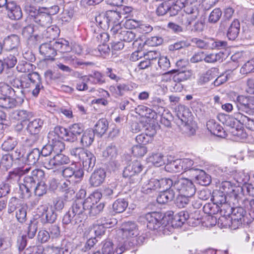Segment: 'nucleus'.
Instances as JSON below:
<instances>
[{"instance_id":"6e6d98bb","label":"nucleus","mask_w":254,"mask_h":254,"mask_svg":"<svg viewBox=\"0 0 254 254\" xmlns=\"http://www.w3.org/2000/svg\"><path fill=\"white\" fill-rule=\"evenodd\" d=\"M103 156L108 160H112L116 158L118 151L115 145L111 144L108 146L103 152Z\"/></svg>"},{"instance_id":"a211bd4d","label":"nucleus","mask_w":254,"mask_h":254,"mask_svg":"<svg viewBox=\"0 0 254 254\" xmlns=\"http://www.w3.org/2000/svg\"><path fill=\"white\" fill-rule=\"evenodd\" d=\"M52 43L51 41H50L49 42L42 43L39 47L40 54L47 59L53 60L56 56V52Z\"/></svg>"},{"instance_id":"e2e57ef3","label":"nucleus","mask_w":254,"mask_h":254,"mask_svg":"<svg viewBox=\"0 0 254 254\" xmlns=\"http://www.w3.org/2000/svg\"><path fill=\"white\" fill-rule=\"evenodd\" d=\"M26 207L25 205L22 204L18 207V209L15 212L16 218L19 222L23 223L26 220Z\"/></svg>"},{"instance_id":"37998d69","label":"nucleus","mask_w":254,"mask_h":254,"mask_svg":"<svg viewBox=\"0 0 254 254\" xmlns=\"http://www.w3.org/2000/svg\"><path fill=\"white\" fill-rule=\"evenodd\" d=\"M184 10L186 13L190 15V17L188 18L190 19L188 22V25H190L191 21L196 19L199 14L198 8L196 6L189 5L185 6Z\"/></svg>"},{"instance_id":"1a4fd4ad","label":"nucleus","mask_w":254,"mask_h":254,"mask_svg":"<svg viewBox=\"0 0 254 254\" xmlns=\"http://www.w3.org/2000/svg\"><path fill=\"white\" fill-rule=\"evenodd\" d=\"M106 16L109 24V27L112 26L111 32L112 35L116 36L117 33L120 30L121 27L120 13L116 11L109 10L106 12Z\"/></svg>"},{"instance_id":"393cba45","label":"nucleus","mask_w":254,"mask_h":254,"mask_svg":"<svg viewBox=\"0 0 254 254\" xmlns=\"http://www.w3.org/2000/svg\"><path fill=\"white\" fill-rule=\"evenodd\" d=\"M88 197H90L91 204L89 206V207H87L85 214L88 215L90 216H95L99 214L103 210L104 207V204L102 203H100L98 204L93 203V199L95 197L92 194H91Z\"/></svg>"},{"instance_id":"6e6552de","label":"nucleus","mask_w":254,"mask_h":254,"mask_svg":"<svg viewBox=\"0 0 254 254\" xmlns=\"http://www.w3.org/2000/svg\"><path fill=\"white\" fill-rule=\"evenodd\" d=\"M226 206L228 214H230L232 221V229H236L241 226L244 221L246 212L241 207H231L230 206Z\"/></svg>"},{"instance_id":"4be33fe9","label":"nucleus","mask_w":254,"mask_h":254,"mask_svg":"<svg viewBox=\"0 0 254 254\" xmlns=\"http://www.w3.org/2000/svg\"><path fill=\"white\" fill-rule=\"evenodd\" d=\"M106 177L104 170L100 169L93 173L90 178V184L92 186L98 187L101 185Z\"/></svg>"},{"instance_id":"bf43d9fd","label":"nucleus","mask_w":254,"mask_h":254,"mask_svg":"<svg viewBox=\"0 0 254 254\" xmlns=\"http://www.w3.org/2000/svg\"><path fill=\"white\" fill-rule=\"evenodd\" d=\"M223 58V53L221 52L212 53L206 55H204V60L206 63H213L222 61Z\"/></svg>"},{"instance_id":"cd10ccee","label":"nucleus","mask_w":254,"mask_h":254,"mask_svg":"<svg viewBox=\"0 0 254 254\" xmlns=\"http://www.w3.org/2000/svg\"><path fill=\"white\" fill-rule=\"evenodd\" d=\"M173 73H175L173 76V80L175 82H181L190 78L192 75L191 70H180L179 69L172 70Z\"/></svg>"},{"instance_id":"5fc2aeb1","label":"nucleus","mask_w":254,"mask_h":254,"mask_svg":"<svg viewBox=\"0 0 254 254\" xmlns=\"http://www.w3.org/2000/svg\"><path fill=\"white\" fill-rule=\"evenodd\" d=\"M72 52L77 54H80L82 52V49L78 44L71 43L69 44L68 41L64 40V53Z\"/></svg>"},{"instance_id":"0eeeda50","label":"nucleus","mask_w":254,"mask_h":254,"mask_svg":"<svg viewBox=\"0 0 254 254\" xmlns=\"http://www.w3.org/2000/svg\"><path fill=\"white\" fill-rule=\"evenodd\" d=\"M142 169V166L140 162L134 161L125 169L123 175L124 177L128 178L130 183L135 184L139 181V178L137 174Z\"/></svg>"},{"instance_id":"c756f323","label":"nucleus","mask_w":254,"mask_h":254,"mask_svg":"<svg viewBox=\"0 0 254 254\" xmlns=\"http://www.w3.org/2000/svg\"><path fill=\"white\" fill-rule=\"evenodd\" d=\"M175 192L173 190H165L161 191L157 197V201L159 204H166L173 200Z\"/></svg>"},{"instance_id":"72a5a7b5","label":"nucleus","mask_w":254,"mask_h":254,"mask_svg":"<svg viewBox=\"0 0 254 254\" xmlns=\"http://www.w3.org/2000/svg\"><path fill=\"white\" fill-rule=\"evenodd\" d=\"M11 96L0 97V107L4 109L14 108L16 105L17 98H12Z\"/></svg>"},{"instance_id":"58836bf2","label":"nucleus","mask_w":254,"mask_h":254,"mask_svg":"<svg viewBox=\"0 0 254 254\" xmlns=\"http://www.w3.org/2000/svg\"><path fill=\"white\" fill-rule=\"evenodd\" d=\"M212 199L217 205L220 206V207H222V205L230 206L226 201V194L223 191L213 192ZM225 207H227V206H225Z\"/></svg>"},{"instance_id":"bb28decb","label":"nucleus","mask_w":254,"mask_h":254,"mask_svg":"<svg viewBox=\"0 0 254 254\" xmlns=\"http://www.w3.org/2000/svg\"><path fill=\"white\" fill-rule=\"evenodd\" d=\"M191 114L189 109L187 107L183 105L178 106L177 111V116L182 122V124L189 122Z\"/></svg>"},{"instance_id":"f257e3e1","label":"nucleus","mask_w":254,"mask_h":254,"mask_svg":"<svg viewBox=\"0 0 254 254\" xmlns=\"http://www.w3.org/2000/svg\"><path fill=\"white\" fill-rule=\"evenodd\" d=\"M63 127L57 126L55 127L54 131L48 134L49 140L54 141V147L56 155L48 162H45L44 167L48 169H55V176L61 175L64 177V154L62 151L64 149V133Z\"/></svg>"},{"instance_id":"dca6fc26","label":"nucleus","mask_w":254,"mask_h":254,"mask_svg":"<svg viewBox=\"0 0 254 254\" xmlns=\"http://www.w3.org/2000/svg\"><path fill=\"white\" fill-rule=\"evenodd\" d=\"M126 242H124L125 243ZM113 243L110 241H106L104 242L102 247V254H122L125 250V244L117 247V249L113 251ZM95 254H101L100 252H97Z\"/></svg>"},{"instance_id":"ddd939ff","label":"nucleus","mask_w":254,"mask_h":254,"mask_svg":"<svg viewBox=\"0 0 254 254\" xmlns=\"http://www.w3.org/2000/svg\"><path fill=\"white\" fill-rule=\"evenodd\" d=\"M0 93L1 94V96H13L19 100V102L23 101L24 96L20 90H16L4 82L0 83Z\"/></svg>"},{"instance_id":"c03bdc74","label":"nucleus","mask_w":254,"mask_h":254,"mask_svg":"<svg viewBox=\"0 0 254 254\" xmlns=\"http://www.w3.org/2000/svg\"><path fill=\"white\" fill-rule=\"evenodd\" d=\"M14 118L21 122L29 121L33 117L32 112L26 110H17L14 113Z\"/></svg>"},{"instance_id":"b1692460","label":"nucleus","mask_w":254,"mask_h":254,"mask_svg":"<svg viewBox=\"0 0 254 254\" xmlns=\"http://www.w3.org/2000/svg\"><path fill=\"white\" fill-rule=\"evenodd\" d=\"M206 127L212 134L219 137H225V131L223 127L214 120H210L208 121L206 124Z\"/></svg>"},{"instance_id":"f704fd0d","label":"nucleus","mask_w":254,"mask_h":254,"mask_svg":"<svg viewBox=\"0 0 254 254\" xmlns=\"http://www.w3.org/2000/svg\"><path fill=\"white\" fill-rule=\"evenodd\" d=\"M43 124V121L40 119H36L30 122L27 125V130L31 134H38Z\"/></svg>"},{"instance_id":"4d7b16f0","label":"nucleus","mask_w":254,"mask_h":254,"mask_svg":"<svg viewBox=\"0 0 254 254\" xmlns=\"http://www.w3.org/2000/svg\"><path fill=\"white\" fill-rule=\"evenodd\" d=\"M157 182L159 190L160 189L170 190L171 187L174 188L175 180L173 181L171 179L165 178L160 180L157 179Z\"/></svg>"},{"instance_id":"4468645a","label":"nucleus","mask_w":254,"mask_h":254,"mask_svg":"<svg viewBox=\"0 0 254 254\" xmlns=\"http://www.w3.org/2000/svg\"><path fill=\"white\" fill-rule=\"evenodd\" d=\"M90 203V197H87L84 201L81 199H76L70 209L72 215H78L82 214L83 212L85 214L87 207H89V206L91 204Z\"/></svg>"},{"instance_id":"2f4dec72","label":"nucleus","mask_w":254,"mask_h":254,"mask_svg":"<svg viewBox=\"0 0 254 254\" xmlns=\"http://www.w3.org/2000/svg\"><path fill=\"white\" fill-rule=\"evenodd\" d=\"M19 44V38L16 35H11L4 40V46L8 51L17 48Z\"/></svg>"},{"instance_id":"3c124183","label":"nucleus","mask_w":254,"mask_h":254,"mask_svg":"<svg viewBox=\"0 0 254 254\" xmlns=\"http://www.w3.org/2000/svg\"><path fill=\"white\" fill-rule=\"evenodd\" d=\"M105 228L101 224L93 225L89 228V236L93 238L94 236H100L104 234Z\"/></svg>"},{"instance_id":"7c9ffc66","label":"nucleus","mask_w":254,"mask_h":254,"mask_svg":"<svg viewBox=\"0 0 254 254\" xmlns=\"http://www.w3.org/2000/svg\"><path fill=\"white\" fill-rule=\"evenodd\" d=\"M195 172L194 175L196 180L198 183L202 186H207L211 182L210 176L206 174L202 170L199 169H195Z\"/></svg>"},{"instance_id":"f3484780","label":"nucleus","mask_w":254,"mask_h":254,"mask_svg":"<svg viewBox=\"0 0 254 254\" xmlns=\"http://www.w3.org/2000/svg\"><path fill=\"white\" fill-rule=\"evenodd\" d=\"M34 20L35 23L42 27H47L52 23V17L49 16L46 12L39 8L37 14L34 16Z\"/></svg>"},{"instance_id":"a18cd8bd","label":"nucleus","mask_w":254,"mask_h":254,"mask_svg":"<svg viewBox=\"0 0 254 254\" xmlns=\"http://www.w3.org/2000/svg\"><path fill=\"white\" fill-rule=\"evenodd\" d=\"M217 69L212 68L207 70L205 73H202L198 79V83L199 85H203L209 81L211 80L214 77L213 75L216 72Z\"/></svg>"},{"instance_id":"603ef678","label":"nucleus","mask_w":254,"mask_h":254,"mask_svg":"<svg viewBox=\"0 0 254 254\" xmlns=\"http://www.w3.org/2000/svg\"><path fill=\"white\" fill-rule=\"evenodd\" d=\"M17 144L16 138L9 136L4 140L1 145V148L4 151H9L13 150Z\"/></svg>"},{"instance_id":"052dcab7","label":"nucleus","mask_w":254,"mask_h":254,"mask_svg":"<svg viewBox=\"0 0 254 254\" xmlns=\"http://www.w3.org/2000/svg\"><path fill=\"white\" fill-rule=\"evenodd\" d=\"M181 167L182 168V171H194L196 168V166H194V163L193 161L189 158H184L181 159Z\"/></svg>"},{"instance_id":"338daca9","label":"nucleus","mask_w":254,"mask_h":254,"mask_svg":"<svg viewBox=\"0 0 254 254\" xmlns=\"http://www.w3.org/2000/svg\"><path fill=\"white\" fill-rule=\"evenodd\" d=\"M95 21L101 28L106 29L109 28V24L106 13L100 14L96 16Z\"/></svg>"},{"instance_id":"9b49d317","label":"nucleus","mask_w":254,"mask_h":254,"mask_svg":"<svg viewBox=\"0 0 254 254\" xmlns=\"http://www.w3.org/2000/svg\"><path fill=\"white\" fill-rule=\"evenodd\" d=\"M37 214L42 217L43 223H53L56 219V214L55 213L52 207L48 208L46 205H41L37 209Z\"/></svg>"},{"instance_id":"473e14b6","label":"nucleus","mask_w":254,"mask_h":254,"mask_svg":"<svg viewBox=\"0 0 254 254\" xmlns=\"http://www.w3.org/2000/svg\"><path fill=\"white\" fill-rule=\"evenodd\" d=\"M240 24L238 19H235L229 26L227 31V37L231 40H235L240 32Z\"/></svg>"},{"instance_id":"69168bd1","label":"nucleus","mask_w":254,"mask_h":254,"mask_svg":"<svg viewBox=\"0 0 254 254\" xmlns=\"http://www.w3.org/2000/svg\"><path fill=\"white\" fill-rule=\"evenodd\" d=\"M169 12L171 16H174L178 14V12L181 10L182 7L184 6L183 3L180 1H176L174 3L172 0H169Z\"/></svg>"},{"instance_id":"f8f14e48","label":"nucleus","mask_w":254,"mask_h":254,"mask_svg":"<svg viewBox=\"0 0 254 254\" xmlns=\"http://www.w3.org/2000/svg\"><path fill=\"white\" fill-rule=\"evenodd\" d=\"M119 233L122 234L123 239L134 238L138 235L137 225L133 222L124 223Z\"/></svg>"},{"instance_id":"0e129e2a","label":"nucleus","mask_w":254,"mask_h":254,"mask_svg":"<svg viewBox=\"0 0 254 254\" xmlns=\"http://www.w3.org/2000/svg\"><path fill=\"white\" fill-rule=\"evenodd\" d=\"M201 223L199 211L195 210L194 213L190 214L188 224L191 226L195 227Z\"/></svg>"},{"instance_id":"ea45409f","label":"nucleus","mask_w":254,"mask_h":254,"mask_svg":"<svg viewBox=\"0 0 254 254\" xmlns=\"http://www.w3.org/2000/svg\"><path fill=\"white\" fill-rule=\"evenodd\" d=\"M95 132L92 129H87L83 134L81 143L84 147H88L91 145L94 139Z\"/></svg>"},{"instance_id":"6ab92c4d","label":"nucleus","mask_w":254,"mask_h":254,"mask_svg":"<svg viewBox=\"0 0 254 254\" xmlns=\"http://www.w3.org/2000/svg\"><path fill=\"white\" fill-rule=\"evenodd\" d=\"M30 169V167L16 168L12 171L9 172L7 177V180L12 184L17 183L19 180L21 176L27 173Z\"/></svg>"},{"instance_id":"f03ea898","label":"nucleus","mask_w":254,"mask_h":254,"mask_svg":"<svg viewBox=\"0 0 254 254\" xmlns=\"http://www.w3.org/2000/svg\"><path fill=\"white\" fill-rule=\"evenodd\" d=\"M11 84L13 88L16 90H20L23 95V89L30 88V91H31L32 95L34 97L38 96L40 90L43 87L40 76L37 72L27 74L22 81L18 79H14Z\"/></svg>"},{"instance_id":"39448f33","label":"nucleus","mask_w":254,"mask_h":254,"mask_svg":"<svg viewBox=\"0 0 254 254\" xmlns=\"http://www.w3.org/2000/svg\"><path fill=\"white\" fill-rule=\"evenodd\" d=\"M235 102L239 111L249 115L254 114V96L240 95L237 97Z\"/></svg>"},{"instance_id":"5701e85b","label":"nucleus","mask_w":254,"mask_h":254,"mask_svg":"<svg viewBox=\"0 0 254 254\" xmlns=\"http://www.w3.org/2000/svg\"><path fill=\"white\" fill-rule=\"evenodd\" d=\"M159 191L156 179H151L144 182L142 185L141 191L146 194H149Z\"/></svg>"},{"instance_id":"13d9d810","label":"nucleus","mask_w":254,"mask_h":254,"mask_svg":"<svg viewBox=\"0 0 254 254\" xmlns=\"http://www.w3.org/2000/svg\"><path fill=\"white\" fill-rule=\"evenodd\" d=\"M10 154L3 155L0 160V165L3 168L8 170L13 165L14 159Z\"/></svg>"},{"instance_id":"aec40b11","label":"nucleus","mask_w":254,"mask_h":254,"mask_svg":"<svg viewBox=\"0 0 254 254\" xmlns=\"http://www.w3.org/2000/svg\"><path fill=\"white\" fill-rule=\"evenodd\" d=\"M83 153L84 155H83V157L81 156L79 160L82 161L83 167L88 170L94 166L96 158L94 155L87 150L85 149Z\"/></svg>"},{"instance_id":"864d4df0","label":"nucleus","mask_w":254,"mask_h":254,"mask_svg":"<svg viewBox=\"0 0 254 254\" xmlns=\"http://www.w3.org/2000/svg\"><path fill=\"white\" fill-rule=\"evenodd\" d=\"M239 121L244 125L247 128L251 130H254V120L251 119L246 116L243 115L241 114L236 115Z\"/></svg>"},{"instance_id":"20e7f679","label":"nucleus","mask_w":254,"mask_h":254,"mask_svg":"<svg viewBox=\"0 0 254 254\" xmlns=\"http://www.w3.org/2000/svg\"><path fill=\"white\" fill-rule=\"evenodd\" d=\"M174 189L179 194L192 196L195 193L196 188L191 180L187 178H180L175 180Z\"/></svg>"},{"instance_id":"7ed1b4c3","label":"nucleus","mask_w":254,"mask_h":254,"mask_svg":"<svg viewBox=\"0 0 254 254\" xmlns=\"http://www.w3.org/2000/svg\"><path fill=\"white\" fill-rule=\"evenodd\" d=\"M46 175L44 171L40 169H35L32 171L30 175H27L23 179V184L20 186L21 197L29 198L31 195L32 189L38 182H44Z\"/></svg>"},{"instance_id":"9d476101","label":"nucleus","mask_w":254,"mask_h":254,"mask_svg":"<svg viewBox=\"0 0 254 254\" xmlns=\"http://www.w3.org/2000/svg\"><path fill=\"white\" fill-rule=\"evenodd\" d=\"M144 218L146 221L147 228L150 230H157L162 225L163 217L158 212L148 213L144 215Z\"/></svg>"},{"instance_id":"774afa93","label":"nucleus","mask_w":254,"mask_h":254,"mask_svg":"<svg viewBox=\"0 0 254 254\" xmlns=\"http://www.w3.org/2000/svg\"><path fill=\"white\" fill-rule=\"evenodd\" d=\"M252 71H254V59L248 61L240 69V73L242 74H247Z\"/></svg>"},{"instance_id":"c85d7f7f","label":"nucleus","mask_w":254,"mask_h":254,"mask_svg":"<svg viewBox=\"0 0 254 254\" xmlns=\"http://www.w3.org/2000/svg\"><path fill=\"white\" fill-rule=\"evenodd\" d=\"M115 38H118L122 41L127 42H130L132 41L135 37V34L134 32L127 30L124 28L121 27L120 30L118 31Z\"/></svg>"},{"instance_id":"79ce46f5","label":"nucleus","mask_w":254,"mask_h":254,"mask_svg":"<svg viewBox=\"0 0 254 254\" xmlns=\"http://www.w3.org/2000/svg\"><path fill=\"white\" fill-rule=\"evenodd\" d=\"M35 65L25 61H21L19 62L16 66L18 71L23 73L29 72V73L34 72L33 70L35 69Z\"/></svg>"},{"instance_id":"680f3d73","label":"nucleus","mask_w":254,"mask_h":254,"mask_svg":"<svg viewBox=\"0 0 254 254\" xmlns=\"http://www.w3.org/2000/svg\"><path fill=\"white\" fill-rule=\"evenodd\" d=\"M191 42L196 47L200 49H210V39L202 40L197 38H194L191 39Z\"/></svg>"},{"instance_id":"49530a36","label":"nucleus","mask_w":254,"mask_h":254,"mask_svg":"<svg viewBox=\"0 0 254 254\" xmlns=\"http://www.w3.org/2000/svg\"><path fill=\"white\" fill-rule=\"evenodd\" d=\"M40 155V150L39 149H33L26 156L27 163L29 165L35 164L39 160Z\"/></svg>"},{"instance_id":"8fccbe9b","label":"nucleus","mask_w":254,"mask_h":254,"mask_svg":"<svg viewBox=\"0 0 254 254\" xmlns=\"http://www.w3.org/2000/svg\"><path fill=\"white\" fill-rule=\"evenodd\" d=\"M220 188L222 190L221 191L227 194L231 195V196H234L236 197V194L235 193L236 187L232 185L230 182L224 181L222 182Z\"/></svg>"},{"instance_id":"423d86ee","label":"nucleus","mask_w":254,"mask_h":254,"mask_svg":"<svg viewBox=\"0 0 254 254\" xmlns=\"http://www.w3.org/2000/svg\"><path fill=\"white\" fill-rule=\"evenodd\" d=\"M83 175L82 171L77 169L76 164L72 163L69 166H64V188L70 185H74L77 179Z\"/></svg>"},{"instance_id":"e433bc0d","label":"nucleus","mask_w":254,"mask_h":254,"mask_svg":"<svg viewBox=\"0 0 254 254\" xmlns=\"http://www.w3.org/2000/svg\"><path fill=\"white\" fill-rule=\"evenodd\" d=\"M226 205H222V207H220L219 205H217L213 201L205 204L203 207V212L208 215H213L219 211V210H224Z\"/></svg>"},{"instance_id":"a878e982","label":"nucleus","mask_w":254,"mask_h":254,"mask_svg":"<svg viewBox=\"0 0 254 254\" xmlns=\"http://www.w3.org/2000/svg\"><path fill=\"white\" fill-rule=\"evenodd\" d=\"M156 134V130L152 127L150 130L147 128L146 132L141 133L136 136V141L140 144L145 145L152 140L153 137Z\"/></svg>"},{"instance_id":"412c9836","label":"nucleus","mask_w":254,"mask_h":254,"mask_svg":"<svg viewBox=\"0 0 254 254\" xmlns=\"http://www.w3.org/2000/svg\"><path fill=\"white\" fill-rule=\"evenodd\" d=\"M7 10L8 16L11 19L19 20L22 16L20 7L14 1L9 2Z\"/></svg>"},{"instance_id":"c9c22d12","label":"nucleus","mask_w":254,"mask_h":254,"mask_svg":"<svg viewBox=\"0 0 254 254\" xmlns=\"http://www.w3.org/2000/svg\"><path fill=\"white\" fill-rule=\"evenodd\" d=\"M108 125V122L106 119H101L95 124L93 131L95 133L102 136L107 130Z\"/></svg>"},{"instance_id":"de8ad7c7","label":"nucleus","mask_w":254,"mask_h":254,"mask_svg":"<svg viewBox=\"0 0 254 254\" xmlns=\"http://www.w3.org/2000/svg\"><path fill=\"white\" fill-rule=\"evenodd\" d=\"M128 206V202L125 198H119L113 204V209L116 213L123 212Z\"/></svg>"},{"instance_id":"a19ab883","label":"nucleus","mask_w":254,"mask_h":254,"mask_svg":"<svg viewBox=\"0 0 254 254\" xmlns=\"http://www.w3.org/2000/svg\"><path fill=\"white\" fill-rule=\"evenodd\" d=\"M60 33L59 28L55 25L47 26L46 30L44 32L43 35L44 37L51 40H54L58 37Z\"/></svg>"},{"instance_id":"09e8293b","label":"nucleus","mask_w":254,"mask_h":254,"mask_svg":"<svg viewBox=\"0 0 254 254\" xmlns=\"http://www.w3.org/2000/svg\"><path fill=\"white\" fill-rule=\"evenodd\" d=\"M166 171L170 172H180L182 171L180 159L171 161L165 166Z\"/></svg>"},{"instance_id":"4c0bfd02","label":"nucleus","mask_w":254,"mask_h":254,"mask_svg":"<svg viewBox=\"0 0 254 254\" xmlns=\"http://www.w3.org/2000/svg\"><path fill=\"white\" fill-rule=\"evenodd\" d=\"M147 161L156 167H160L165 164L164 156L159 152L152 153L147 158Z\"/></svg>"},{"instance_id":"2eb2a0df","label":"nucleus","mask_w":254,"mask_h":254,"mask_svg":"<svg viewBox=\"0 0 254 254\" xmlns=\"http://www.w3.org/2000/svg\"><path fill=\"white\" fill-rule=\"evenodd\" d=\"M83 131V129L77 124L69 127L68 128H64V140L73 142L77 139V135Z\"/></svg>"}]
</instances>
